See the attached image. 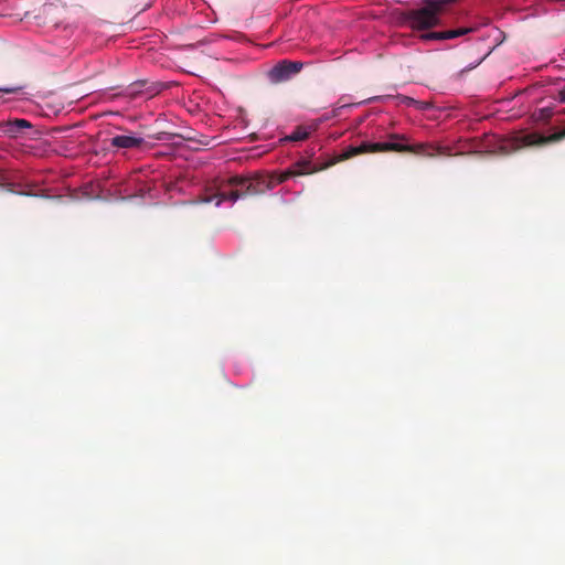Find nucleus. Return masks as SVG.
Segmentation results:
<instances>
[{
  "mask_svg": "<svg viewBox=\"0 0 565 565\" xmlns=\"http://www.w3.org/2000/svg\"><path fill=\"white\" fill-rule=\"evenodd\" d=\"M406 140L405 136L393 134L390 141L385 142H363L360 146L348 147L339 157L338 161L348 160L358 154L366 152H411L419 156L434 157L441 153L438 148L428 143L407 145L403 142Z\"/></svg>",
  "mask_w": 565,
  "mask_h": 565,
  "instance_id": "1",
  "label": "nucleus"
},
{
  "mask_svg": "<svg viewBox=\"0 0 565 565\" xmlns=\"http://www.w3.org/2000/svg\"><path fill=\"white\" fill-rule=\"evenodd\" d=\"M423 6L403 14L404 22L415 31L430 30L441 24L445 12L438 0H422Z\"/></svg>",
  "mask_w": 565,
  "mask_h": 565,
  "instance_id": "2",
  "label": "nucleus"
},
{
  "mask_svg": "<svg viewBox=\"0 0 565 565\" xmlns=\"http://www.w3.org/2000/svg\"><path fill=\"white\" fill-rule=\"evenodd\" d=\"M249 178L247 177H232L227 185L231 186V190H226L222 188L214 195H206L202 202L211 203L214 199H217L215 205L218 206L223 201H232L235 202L241 198L247 196V185L249 184Z\"/></svg>",
  "mask_w": 565,
  "mask_h": 565,
  "instance_id": "3",
  "label": "nucleus"
},
{
  "mask_svg": "<svg viewBox=\"0 0 565 565\" xmlns=\"http://www.w3.org/2000/svg\"><path fill=\"white\" fill-rule=\"evenodd\" d=\"M303 64L298 61L284 60L278 62L268 73V77L273 83H282L289 81L297 75Z\"/></svg>",
  "mask_w": 565,
  "mask_h": 565,
  "instance_id": "4",
  "label": "nucleus"
},
{
  "mask_svg": "<svg viewBox=\"0 0 565 565\" xmlns=\"http://www.w3.org/2000/svg\"><path fill=\"white\" fill-rule=\"evenodd\" d=\"M31 128L32 124L23 118L0 122V130L10 138H17Z\"/></svg>",
  "mask_w": 565,
  "mask_h": 565,
  "instance_id": "5",
  "label": "nucleus"
},
{
  "mask_svg": "<svg viewBox=\"0 0 565 565\" xmlns=\"http://www.w3.org/2000/svg\"><path fill=\"white\" fill-rule=\"evenodd\" d=\"M166 88V85L162 83H153L147 86L145 81L132 83L128 87V95L131 97H136L137 95L145 94L148 98L158 95Z\"/></svg>",
  "mask_w": 565,
  "mask_h": 565,
  "instance_id": "6",
  "label": "nucleus"
},
{
  "mask_svg": "<svg viewBox=\"0 0 565 565\" xmlns=\"http://www.w3.org/2000/svg\"><path fill=\"white\" fill-rule=\"evenodd\" d=\"M145 145V139L135 135H118L110 139V146L117 149H137Z\"/></svg>",
  "mask_w": 565,
  "mask_h": 565,
  "instance_id": "7",
  "label": "nucleus"
},
{
  "mask_svg": "<svg viewBox=\"0 0 565 565\" xmlns=\"http://www.w3.org/2000/svg\"><path fill=\"white\" fill-rule=\"evenodd\" d=\"M565 138V128L561 131L554 132L547 137L539 134H529L524 136V143L526 146H544L552 142H557Z\"/></svg>",
  "mask_w": 565,
  "mask_h": 565,
  "instance_id": "8",
  "label": "nucleus"
},
{
  "mask_svg": "<svg viewBox=\"0 0 565 565\" xmlns=\"http://www.w3.org/2000/svg\"><path fill=\"white\" fill-rule=\"evenodd\" d=\"M471 29L469 28H459L456 30L448 31H439V32H427L420 35L423 41H441V40H451L461 35L469 33Z\"/></svg>",
  "mask_w": 565,
  "mask_h": 565,
  "instance_id": "9",
  "label": "nucleus"
},
{
  "mask_svg": "<svg viewBox=\"0 0 565 565\" xmlns=\"http://www.w3.org/2000/svg\"><path fill=\"white\" fill-rule=\"evenodd\" d=\"M249 184L247 185V194L257 195L263 194L273 188V182L262 175L249 178Z\"/></svg>",
  "mask_w": 565,
  "mask_h": 565,
  "instance_id": "10",
  "label": "nucleus"
},
{
  "mask_svg": "<svg viewBox=\"0 0 565 565\" xmlns=\"http://www.w3.org/2000/svg\"><path fill=\"white\" fill-rule=\"evenodd\" d=\"M332 164H333V162H328V163H324L323 166L317 167V166H312L309 160L301 159V160H298L297 162H295L294 166L291 167V169L295 171L296 175H302V174H310V173L321 171L323 169L329 168Z\"/></svg>",
  "mask_w": 565,
  "mask_h": 565,
  "instance_id": "11",
  "label": "nucleus"
},
{
  "mask_svg": "<svg viewBox=\"0 0 565 565\" xmlns=\"http://www.w3.org/2000/svg\"><path fill=\"white\" fill-rule=\"evenodd\" d=\"M311 130L309 127H305V126H298L291 134L290 136H288V139L290 141H302V140H306L309 135H310Z\"/></svg>",
  "mask_w": 565,
  "mask_h": 565,
  "instance_id": "12",
  "label": "nucleus"
},
{
  "mask_svg": "<svg viewBox=\"0 0 565 565\" xmlns=\"http://www.w3.org/2000/svg\"><path fill=\"white\" fill-rule=\"evenodd\" d=\"M294 175H296L295 171L292 169H289L287 171H284L281 173H279L276 182L277 183H282V182L287 181L290 177H294Z\"/></svg>",
  "mask_w": 565,
  "mask_h": 565,
  "instance_id": "13",
  "label": "nucleus"
},
{
  "mask_svg": "<svg viewBox=\"0 0 565 565\" xmlns=\"http://www.w3.org/2000/svg\"><path fill=\"white\" fill-rule=\"evenodd\" d=\"M22 90V86H0V92L4 94H17Z\"/></svg>",
  "mask_w": 565,
  "mask_h": 565,
  "instance_id": "14",
  "label": "nucleus"
},
{
  "mask_svg": "<svg viewBox=\"0 0 565 565\" xmlns=\"http://www.w3.org/2000/svg\"><path fill=\"white\" fill-rule=\"evenodd\" d=\"M553 113L550 108H542L540 110V119L547 120L552 117Z\"/></svg>",
  "mask_w": 565,
  "mask_h": 565,
  "instance_id": "15",
  "label": "nucleus"
},
{
  "mask_svg": "<svg viewBox=\"0 0 565 565\" xmlns=\"http://www.w3.org/2000/svg\"><path fill=\"white\" fill-rule=\"evenodd\" d=\"M402 103L406 106H411L413 104H416L417 102L411 97H407V96H403L402 98Z\"/></svg>",
  "mask_w": 565,
  "mask_h": 565,
  "instance_id": "16",
  "label": "nucleus"
},
{
  "mask_svg": "<svg viewBox=\"0 0 565 565\" xmlns=\"http://www.w3.org/2000/svg\"><path fill=\"white\" fill-rule=\"evenodd\" d=\"M558 100L565 103V86L558 92Z\"/></svg>",
  "mask_w": 565,
  "mask_h": 565,
  "instance_id": "17",
  "label": "nucleus"
},
{
  "mask_svg": "<svg viewBox=\"0 0 565 565\" xmlns=\"http://www.w3.org/2000/svg\"><path fill=\"white\" fill-rule=\"evenodd\" d=\"M19 194H21V195H30L29 192H19Z\"/></svg>",
  "mask_w": 565,
  "mask_h": 565,
  "instance_id": "18",
  "label": "nucleus"
}]
</instances>
